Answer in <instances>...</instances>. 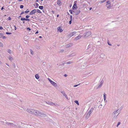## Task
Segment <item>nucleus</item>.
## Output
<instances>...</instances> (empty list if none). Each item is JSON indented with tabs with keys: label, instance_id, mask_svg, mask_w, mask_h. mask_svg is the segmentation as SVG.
I'll return each instance as SVG.
<instances>
[{
	"label": "nucleus",
	"instance_id": "1",
	"mask_svg": "<svg viewBox=\"0 0 128 128\" xmlns=\"http://www.w3.org/2000/svg\"><path fill=\"white\" fill-rule=\"evenodd\" d=\"M38 116H40V117L44 118V119L46 120H48L49 119V118L48 116L44 112H42L40 111H39Z\"/></svg>",
	"mask_w": 128,
	"mask_h": 128
},
{
	"label": "nucleus",
	"instance_id": "2",
	"mask_svg": "<svg viewBox=\"0 0 128 128\" xmlns=\"http://www.w3.org/2000/svg\"><path fill=\"white\" fill-rule=\"evenodd\" d=\"M120 109H118L114 111L112 114V117L113 118L115 119L120 114Z\"/></svg>",
	"mask_w": 128,
	"mask_h": 128
},
{
	"label": "nucleus",
	"instance_id": "3",
	"mask_svg": "<svg viewBox=\"0 0 128 128\" xmlns=\"http://www.w3.org/2000/svg\"><path fill=\"white\" fill-rule=\"evenodd\" d=\"M94 110V108H90L89 111L88 113L86 116V118L88 119L90 117V114Z\"/></svg>",
	"mask_w": 128,
	"mask_h": 128
},
{
	"label": "nucleus",
	"instance_id": "4",
	"mask_svg": "<svg viewBox=\"0 0 128 128\" xmlns=\"http://www.w3.org/2000/svg\"><path fill=\"white\" fill-rule=\"evenodd\" d=\"M48 80L50 82V83L54 86L55 87H56L57 86V84L55 82H54L51 80L49 78H48Z\"/></svg>",
	"mask_w": 128,
	"mask_h": 128
},
{
	"label": "nucleus",
	"instance_id": "5",
	"mask_svg": "<svg viewBox=\"0 0 128 128\" xmlns=\"http://www.w3.org/2000/svg\"><path fill=\"white\" fill-rule=\"evenodd\" d=\"M6 124L9 125H10L14 127L16 126H17V124H14L12 123H10L8 122H6L5 123Z\"/></svg>",
	"mask_w": 128,
	"mask_h": 128
},
{
	"label": "nucleus",
	"instance_id": "6",
	"mask_svg": "<svg viewBox=\"0 0 128 128\" xmlns=\"http://www.w3.org/2000/svg\"><path fill=\"white\" fill-rule=\"evenodd\" d=\"M34 110L32 109H28L26 110V111L30 113L33 114Z\"/></svg>",
	"mask_w": 128,
	"mask_h": 128
},
{
	"label": "nucleus",
	"instance_id": "7",
	"mask_svg": "<svg viewBox=\"0 0 128 128\" xmlns=\"http://www.w3.org/2000/svg\"><path fill=\"white\" fill-rule=\"evenodd\" d=\"M91 34V32L89 31L88 32L85 33V35L84 36L85 37V38L87 37L90 35Z\"/></svg>",
	"mask_w": 128,
	"mask_h": 128
},
{
	"label": "nucleus",
	"instance_id": "8",
	"mask_svg": "<svg viewBox=\"0 0 128 128\" xmlns=\"http://www.w3.org/2000/svg\"><path fill=\"white\" fill-rule=\"evenodd\" d=\"M107 8V10H109L111 9V3H108L106 5Z\"/></svg>",
	"mask_w": 128,
	"mask_h": 128
},
{
	"label": "nucleus",
	"instance_id": "9",
	"mask_svg": "<svg viewBox=\"0 0 128 128\" xmlns=\"http://www.w3.org/2000/svg\"><path fill=\"white\" fill-rule=\"evenodd\" d=\"M39 111L34 110V112L33 114L35 115V116H38V114Z\"/></svg>",
	"mask_w": 128,
	"mask_h": 128
},
{
	"label": "nucleus",
	"instance_id": "10",
	"mask_svg": "<svg viewBox=\"0 0 128 128\" xmlns=\"http://www.w3.org/2000/svg\"><path fill=\"white\" fill-rule=\"evenodd\" d=\"M73 12H75V14L76 15H77L80 13V10H74Z\"/></svg>",
	"mask_w": 128,
	"mask_h": 128
},
{
	"label": "nucleus",
	"instance_id": "11",
	"mask_svg": "<svg viewBox=\"0 0 128 128\" xmlns=\"http://www.w3.org/2000/svg\"><path fill=\"white\" fill-rule=\"evenodd\" d=\"M82 36L81 35H79L78 36L75 37L74 39L75 40H76L80 39Z\"/></svg>",
	"mask_w": 128,
	"mask_h": 128
},
{
	"label": "nucleus",
	"instance_id": "12",
	"mask_svg": "<svg viewBox=\"0 0 128 128\" xmlns=\"http://www.w3.org/2000/svg\"><path fill=\"white\" fill-rule=\"evenodd\" d=\"M60 92L62 93V94H63L64 96H65V98L67 99H68V97L66 95V93L64 91H61Z\"/></svg>",
	"mask_w": 128,
	"mask_h": 128
},
{
	"label": "nucleus",
	"instance_id": "13",
	"mask_svg": "<svg viewBox=\"0 0 128 128\" xmlns=\"http://www.w3.org/2000/svg\"><path fill=\"white\" fill-rule=\"evenodd\" d=\"M36 12V9H34L32 10L31 12H30V15H32L33 14H35Z\"/></svg>",
	"mask_w": 128,
	"mask_h": 128
},
{
	"label": "nucleus",
	"instance_id": "14",
	"mask_svg": "<svg viewBox=\"0 0 128 128\" xmlns=\"http://www.w3.org/2000/svg\"><path fill=\"white\" fill-rule=\"evenodd\" d=\"M20 20H25L26 21H30V20L29 19L27 18H21Z\"/></svg>",
	"mask_w": 128,
	"mask_h": 128
},
{
	"label": "nucleus",
	"instance_id": "15",
	"mask_svg": "<svg viewBox=\"0 0 128 128\" xmlns=\"http://www.w3.org/2000/svg\"><path fill=\"white\" fill-rule=\"evenodd\" d=\"M72 46V44H67L65 46V47L66 48H68L71 47Z\"/></svg>",
	"mask_w": 128,
	"mask_h": 128
},
{
	"label": "nucleus",
	"instance_id": "16",
	"mask_svg": "<svg viewBox=\"0 0 128 128\" xmlns=\"http://www.w3.org/2000/svg\"><path fill=\"white\" fill-rule=\"evenodd\" d=\"M57 30H58L60 32H62L63 31L62 30L61 28L60 27L58 28Z\"/></svg>",
	"mask_w": 128,
	"mask_h": 128
},
{
	"label": "nucleus",
	"instance_id": "17",
	"mask_svg": "<svg viewBox=\"0 0 128 128\" xmlns=\"http://www.w3.org/2000/svg\"><path fill=\"white\" fill-rule=\"evenodd\" d=\"M35 78L37 79H38L40 78V76L38 74H36L35 75Z\"/></svg>",
	"mask_w": 128,
	"mask_h": 128
},
{
	"label": "nucleus",
	"instance_id": "18",
	"mask_svg": "<svg viewBox=\"0 0 128 128\" xmlns=\"http://www.w3.org/2000/svg\"><path fill=\"white\" fill-rule=\"evenodd\" d=\"M46 103L48 104L52 105V104H54V103L50 102H46Z\"/></svg>",
	"mask_w": 128,
	"mask_h": 128
},
{
	"label": "nucleus",
	"instance_id": "19",
	"mask_svg": "<svg viewBox=\"0 0 128 128\" xmlns=\"http://www.w3.org/2000/svg\"><path fill=\"white\" fill-rule=\"evenodd\" d=\"M76 8H77V6H76V4H74V6L72 7V8L74 10V9H76Z\"/></svg>",
	"mask_w": 128,
	"mask_h": 128
},
{
	"label": "nucleus",
	"instance_id": "20",
	"mask_svg": "<svg viewBox=\"0 0 128 128\" xmlns=\"http://www.w3.org/2000/svg\"><path fill=\"white\" fill-rule=\"evenodd\" d=\"M8 58L9 60H10L11 61H12L13 60V58L11 56H9L8 57Z\"/></svg>",
	"mask_w": 128,
	"mask_h": 128
},
{
	"label": "nucleus",
	"instance_id": "21",
	"mask_svg": "<svg viewBox=\"0 0 128 128\" xmlns=\"http://www.w3.org/2000/svg\"><path fill=\"white\" fill-rule=\"evenodd\" d=\"M72 63V62L69 61V62H66V64H71Z\"/></svg>",
	"mask_w": 128,
	"mask_h": 128
},
{
	"label": "nucleus",
	"instance_id": "22",
	"mask_svg": "<svg viewBox=\"0 0 128 128\" xmlns=\"http://www.w3.org/2000/svg\"><path fill=\"white\" fill-rule=\"evenodd\" d=\"M7 52L10 54H11L12 53V51L10 49L8 50Z\"/></svg>",
	"mask_w": 128,
	"mask_h": 128
},
{
	"label": "nucleus",
	"instance_id": "23",
	"mask_svg": "<svg viewBox=\"0 0 128 128\" xmlns=\"http://www.w3.org/2000/svg\"><path fill=\"white\" fill-rule=\"evenodd\" d=\"M76 32H73L72 33V36H70V37H72V36H74V34H76Z\"/></svg>",
	"mask_w": 128,
	"mask_h": 128
},
{
	"label": "nucleus",
	"instance_id": "24",
	"mask_svg": "<svg viewBox=\"0 0 128 128\" xmlns=\"http://www.w3.org/2000/svg\"><path fill=\"white\" fill-rule=\"evenodd\" d=\"M105 55L104 54H102L100 55V57L102 58H103L104 56Z\"/></svg>",
	"mask_w": 128,
	"mask_h": 128
},
{
	"label": "nucleus",
	"instance_id": "25",
	"mask_svg": "<svg viewBox=\"0 0 128 128\" xmlns=\"http://www.w3.org/2000/svg\"><path fill=\"white\" fill-rule=\"evenodd\" d=\"M100 83V84L98 86V88H100L101 87L103 84V82H101Z\"/></svg>",
	"mask_w": 128,
	"mask_h": 128
},
{
	"label": "nucleus",
	"instance_id": "26",
	"mask_svg": "<svg viewBox=\"0 0 128 128\" xmlns=\"http://www.w3.org/2000/svg\"><path fill=\"white\" fill-rule=\"evenodd\" d=\"M39 9L41 10H42L44 8V7L43 6H39Z\"/></svg>",
	"mask_w": 128,
	"mask_h": 128
},
{
	"label": "nucleus",
	"instance_id": "27",
	"mask_svg": "<svg viewBox=\"0 0 128 128\" xmlns=\"http://www.w3.org/2000/svg\"><path fill=\"white\" fill-rule=\"evenodd\" d=\"M74 102L76 103V104H77L78 105H79V103L78 102V100H75L74 101Z\"/></svg>",
	"mask_w": 128,
	"mask_h": 128
},
{
	"label": "nucleus",
	"instance_id": "28",
	"mask_svg": "<svg viewBox=\"0 0 128 128\" xmlns=\"http://www.w3.org/2000/svg\"><path fill=\"white\" fill-rule=\"evenodd\" d=\"M30 52L31 54L32 55H33L34 54V52L33 50H30Z\"/></svg>",
	"mask_w": 128,
	"mask_h": 128
},
{
	"label": "nucleus",
	"instance_id": "29",
	"mask_svg": "<svg viewBox=\"0 0 128 128\" xmlns=\"http://www.w3.org/2000/svg\"><path fill=\"white\" fill-rule=\"evenodd\" d=\"M64 51L63 49H61L60 50V51L59 52L62 53Z\"/></svg>",
	"mask_w": 128,
	"mask_h": 128
},
{
	"label": "nucleus",
	"instance_id": "30",
	"mask_svg": "<svg viewBox=\"0 0 128 128\" xmlns=\"http://www.w3.org/2000/svg\"><path fill=\"white\" fill-rule=\"evenodd\" d=\"M61 3V2L60 1H58L57 4H58V5H60Z\"/></svg>",
	"mask_w": 128,
	"mask_h": 128
},
{
	"label": "nucleus",
	"instance_id": "31",
	"mask_svg": "<svg viewBox=\"0 0 128 128\" xmlns=\"http://www.w3.org/2000/svg\"><path fill=\"white\" fill-rule=\"evenodd\" d=\"M36 12L38 13H41V11L39 10H36Z\"/></svg>",
	"mask_w": 128,
	"mask_h": 128
},
{
	"label": "nucleus",
	"instance_id": "32",
	"mask_svg": "<svg viewBox=\"0 0 128 128\" xmlns=\"http://www.w3.org/2000/svg\"><path fill=\"white\" fill-rule=\"evenodd\" d=\"M54 104L55 106H59V105L57 104H55L54 103V104Z\"/></svg>",
	"mask_w": 128,
	"mask_h": 128
},
{
	"label": "nucleus",
	"instance_id": "33",
	"mask_svg": "<svg viewBox=\"0 0 128 128\" xmlns=\"http://www.w3.org/2000/svg\"><path fill=\"white\" fill-rule=\"evenodd\" d=\"M38 6H39L38 4V3H36V6L35 7V8H38Z\"/></svg>",
	"mask_w": 128,
	"mask_h": 128
},
{
	"label": "nucleus",
	"instance_id": "34",
	"mask_svg": "<svg viewBox=\"0 0 128 128\" xmlns=\"http://www.w3.org/2000/svg\"><path fill=\"white\" fill-rule=\"evenodd\" d=\"M3 45L2 43L0 42V46L1 47H3Z\"/></svg>",
	"mask_w": 128,
	"mask_h": 128
},
{
	"label": "nucleus",
	"instance_id": "35",
	"mask_svg": "<svg viewBox=\"0 0 128 128\" xmlns=\"http://www.w3.org/2000/svg\"><path fill=\"white\" fill-rule=\"evenodd\" d=\"M12 66L14 68H15L16 66L15 63H13V64Z\"/></svg>",
	"mask_w": 128,
	"mask_h": 128
},
{
	"label": "nucleus",
	"instance_id": "36",
	"mask_svg": "<svg viewBox=\"0 0 128 128\" xmlns=\"http://www.w3.org/2000/svg\"><path fill=\"white\" fill-rule=\"evenodd\" d=\"M3 34H0V38H2L3 36Z\"/></svg>",
	"mask_w": 128,
	"mask_h": 128
},
{
	"label": "nucleus",
	"instance_id": "37",
	"mask_svg": "<svg viewBox=\"0 0 128 128\" xmlns=\"http://www.w3.org/2000/svg\"><path fill=\"white\" fill-rule=\"evenodd\" d=\"M102 102H101V104H100V106H104L105 104L104 103H102Z\"/></svg>",
	"mask_w": 128,
	"mask_h": 128
},
{
	"label": "nucleus",
	"instance_id": "38",
	"mask_svg": "<svg viewBox=\"0 0 128 128\" xmlns=\"http://www.w3.org/2000/svg\"><path fill=\"white\" fill-rule=\"evenodd\" d=\"M24 7V6L22 5H21L20 6V8H22Z\"/></svg>",
	"mask_w": 128,
	"mask_h": 128
},
{
	"label": "nucleus",
	"instance_id": "39",
	"mask_svg": "<svg viewBox=\"0 0 128 128\" xmlns=\"http://www.w3.org/2000/svg\"><path fill=\"white\" fill-rule=\"evenodd\" d=\"M29 12V10H26L25 11V13H26L27 12Z\"/></svg>",
	"mask_w": 128,
	"mask_h": 128
},
{
	"label": "nucleus",
	"instance_id": "40",
	"mask_svg": "<svg viewBox=\"0 0 128 128\" xmlns=\"http://www.w3.org/2000/svg\"><path fill=\"white\" fill-rule=\"evenodd\" d=\"M8 20H11V18H10V17H8Z\"/></svg>",
	"mask_w": 128,
	"mask_h": 128
},
{
	"label": "nucleus",
	"instance_id": "41",
	"mask_svg": "<svg viewBox=\"0 0 128 128\" xmlns=\"http://www.w3.org/2000/svg\"><path fill=\"white\" fill-rule=\"evenodd\" d=\"M27 30L28 31H29V30L30 31V30H31L30 28H27Z\"/></svg>",
	"mask_w": 128,
	"mask_h": 128
},
{
	"label": "nucleus",
	"instance_id": "42",
	"mask_svg": "<svg viewBox=\"0 0 128 128\" xmlns=\"http://www.w3.org/2000/svg\"><path fill=\"white\" fill-rule=\"evenodd\" d=\"M104 98H106V94L105 93L104 94Z\"/></svg>",
	"mask_w": 128,
	"mask_h": 128
},
{
	"label": "nucleus",
	"instance_id": "43",
	"mask_svg": "<svg viewBox=\"0 0 128 128\" xmlns=\"http://www.w3.org/2000/svg\"><path fill=\"white\" fill-rule=\"evenodd\" d=\"M30 17V16H29L27 15L26 16V18H29Z\"/></svg>",
	"mask_w": 128,
	"mask_h": 128
},
{
	"label": "nucleus",
	"instance_id": "44",
	"mask_svg": "<svg viewBox=\"0 0 128 128\" xmlns=\"http://www.w3.org/2000/svg\"><path fill=\"white\" fill-rule=\"evenodd\" d=\"M72 33H70V34L68 35V36H70H70H72Z\"/></svg>",
	"mask_w": 128,
	"mask_h": 128
},
{
	"label": "nucleus",
	"instance_id": "45",
	"mask_svg": "<svg viewBox=\"0 0 128 128\" xmlns=\"http://www.w3.org/2000/svg\"><path fill=\"white\" fill-rule=\"evenodd\" d=\"M108 44L110 46H111L112 44H111L109 42H108Z\"/></svg>",
	"mask_w": 128,
	"mask_h": 128
},
{
	"label": "nucleus",
	"instance_id": "46",
	"mask_svg": "<svg viewBox=\"0 0 128 128\" xmlns=\"http://www.w3.org/2000/svg\"><path fill=\"white\" fill-rule=\"evenodd\" d=\"M6 34H11V33H9V32H6Z\"/></svg>",
	"mask_w": 128,
	"mask_h": 128
},
{
	"label": "nucleus",
	"instance_id": "47",
	"mask_svg": "<svg viewBox=\"0 0 128 128\" xmlns=\"http://www.w3.org/2000/svg\"><path fill=\"white\" fill-rule=\"evenodd\" d=\"M105 2V1L104 0H103V1H101L100 2L101 3H102L104 2Z\"/></svg>",
	"mask_w": 128,
	"mask_h": 128
},
{
	"label": "nucleus",
	"instance_id": "48",
	"mask_svg": "<svg viewBox=\"0 0 128 128\" xmlns=\"http://www.w3.org/2000/svg\"><path fill=\"white\" fill-rule=\"evenodd\" d=\"M69 12H70V13L71 14H72V10H69Z\"/></svg>",
	"mask_w": 128,
	"mask_h": 128
},
{
	"label": "nucleus",
	"instance_id": "49",
	"mask_svg": "<svg viewBox=\"0 0 128 128\" xmlns=\"http://www.w3.org/2000/svg\"><path fill=\"white\" fill-rule=\"evenodd\" d=\"M120 122H118V124L117 125V127H118V125H120Z\"/></svg>",
	"mask_w": 128,
	"mask_h": 128
},
{
	"label": "nucleus",
	"instance_id": "50",
	"mask_svg": "<svg viewBox=\"0 0 128 128\" xmlns=\"http://www.w3.org/2000/svg\"><path fill=\"white\" fill-rule=\"evenodd\" d=\"M79 84H77V85H74V87H76V86H78Z\"/></svg>",
	"mask_w": 128,
	"mask_h": 128
},
{
	"label": "nucleus",
	"instance_id": "51",
	"mask_svg": "<svg viewBox=\"0 0 128 128\" xmlns=\"http://www.w3.org/2000/svg\"><path fill=\"white\" fill-rule=\"evenodd\" d=\"M6 36H3L2 38L3 39H6Z\"/></svg>",
	"mask_w": 128,
	"mask_h": 128
},
{
	"label": "nucleus",
	"instance_id": "52",
	"mask_svg": "<svg viewBox=\"0 0 128 128\" xmlns=\"http://www.w3.org/2000/svg\"><path fill=\"white\" fill-rule=\"evenodd\" d=\"M69 22V24H71V22H72V21L70 20V21Z\"/></svg>",
	"mask_w": 128,
	"mask_h": 128
},
{
	"label": "nucleus",
	"instance_id": "53",
	"mask_svg": "<svg viewBox=\"0 0 128 128\" xmlns=\"http://www.w3.org/2000/svg\"><path fill=\"white\" fill-rule=\"evenodd\" d=\"M3 29V28L2 26H0V30H2Z\"/></svg>",
	"mask_w": 128,
	"mask_h": 128
},
{
	"label": "nucleus",
	"instance_id": "54",
	"mask_svg": "<svg viewBox=\"0 0 128 128\" xmlns=\"http://www.w3.org/2000/svg\"><path fill=\"white\" fill-rule=\"evenodd\" d=\"M109 3H111V2H110L109 0L106 2V3L107 4Z\"/></svg>",
	"mask_w": 128,
	"mask_h": 128
},
{
	"label": "nucleus",
	"instance_id": "55",
	"mask_svg": "<svg viewBox=\"0 0 128 128\" xmlns=\"http://www.w3.org/2000/svg\"><path fill=\"white\" fill-rule=\"evenodd\" d=\"M64 76L65 77H66L67 76V75L66 74H64Z\"/></svg>",
	"mask_w": 128,
	"mask_h": 128
},
{
	"label": "nucleus",
	"instance_id": "56",
	"mask_svg": "<svg viewBox=\"0 0 128 128\" xmlns=\"http://www.w3.org/2000/svg\"><path fill=\"white\" fill-rule=\"evenodd\" d=\"M109 1L110 2H113V0H109Z\"/></svg>",
	"mask_w": 128,
	"mask_h": 128
},
{
	"label": "nucleus",
	"instance_id": "57",
	"mask_svg": "<svg viewBox=\"0 0 128 128\" xmlns=\"http://www.w3.org/2000/svg\"><path fill=\"white\" fill-rule=\"evenodd\" d=\"M46 64V63L45 62H43V63H42V64H43L44 65H45V64Z\"/></svg>",
	"mask_w": 128,
	"mask_h": 128
},
{
	"label": "nucleus",
	"instance_id": "58",
	"mask_svg": "<svg viewBox=\"0 0 128 128\" xmlns=\"http://www.w3.org/2000/svg\"><path fill=\"white\" fill-rule=\"evenodd\" d=\"M24 12H22V13L20 14H24Z\"/></svg>",
	"mask_w": 128,
	"mask_h": 128
},
{
	"label": "nucleus",
	"instance_id": "59",
	"mask_svg": "<svg viewBox=\"0 0 128 128\" xmlns=\"http://www.w3.org/2000/svg\"><path fill=\"white\" fill-rule=\"evenodd\" d=\"M14 28H15V30H16V26H14Z\"/></svg>",
	"mask_w": 128,
	"mask_h": 128
},
{
	"label": "nucleus",
	"instance_id": "60",
	"mask_svg": "<svg viewBox=\"0 0 128 128\" xmlns=\"http://www.w3.org/2000/svg\"><path fill=\"white\" fill-rule=\"evenodd\" d=\"M38 33V31H37L35 33V34H37Z\"/></svg>",
	"mask_w": 128,
	"mask_h": 128
},
{
	"label": "nucleus",
	"instance_id": "61",
	"mask_svg": "<svg viewBox=\"0 0 128 128\" xmlns=\"http://www.w3.org/2000/svg\"><path fill=\"white\" fill-rule=\"evenodd\" d=\"M72 15L70 16V18H72Z\"/></svg>",
	"mask_w": 128,
	"mask_h": 128
},
{
	"label": "nucleus",
	"instance_id": "62",
	"mask_svg": "<svg viewBox=\"0 0 128 128\" xmlns=\"http://www.w3.org/2000/svg\"><path fill=\"white\" fill-rule=\"evenodd\" d=\"M6 64V65L7 66H9V65L7 63Z\"/></svg>",
	"mask_w": 128,
	"mask_h": 128
},
{
	"label": "nucleus",
	"instance_id": "63",
	"mask_svg": "<svg viewBox=\"0 0 128 128\" xmlns=\"http://www.w3.org/2000/svg\"><path fill=\"white\" fill-rule=\"evenodd\" d=\"M106 98H104V101H105L106 100Z\"/></svg>",
	"mask_w": 128,
	"mask_h": 128
},
{
	"label": "nucleus",
	"instance_id": "64",
	"mask_svg": "<svg viewBox=\"0 0 128 128\" xmlns=\"http://www.w3.org/2000/svg\"><path fill=\"white\" fill-rule=\"evenodd\" d=\"M4 8H3V7H2V8H1V10H2L3 9H4Z\"/></svg>",
	"mask_w": 128,
	"mask_h": 128
}]
</instances>
